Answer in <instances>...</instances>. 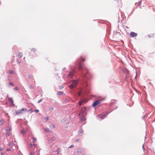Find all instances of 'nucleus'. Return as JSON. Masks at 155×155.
Segmentation results:
<instances>
[{
    "instance_id": "nucleus-1",
    "label": "nucleus",
    "mask_w": 155,
    "mask_h": 155,
    "mask_svg": "<svg viewBox=\"0 0 155 155\" xmlns=\"http://www.w3.org/2000/svg\"><path fill=\"white\" fill-rule=\"evenodd\" d=\"M27 111V110L25 108H22L21 110H17L15 112L16 115L21 114L24 112Z\"/></svg>"
},
{
    "instance_id": "nucleus-2",
    "label": "nucleus",
    "mask_w": 155,
    "mask_h": 155,
    "mask_svg": "<svg viewBox=\"0 0 155 155\" xmlns=\"http://www.w3.org/2000/svg\"><path fill=\"white\" fill-rule=\"evenodd\" d=\"M84 61V59H82L81 58L77 60V64L78 65V69L81 70L83 68L82 65V62Z\"/></svg>"
},
{
    "instance_id": "nucleus-3",
    "label": "nucleus",
    "mask_w": 155,
    "mask_h": 155,
    "mask_svg": "<svg viewBox=\"0 0 155 155\" xmlns=\"http://www.w3.org/2000/svg\"><path fill=\"white\" fill-rule=\"evenodd\" d=\"M72 82V84L69 86L71 89H73L74 87H76L78 84V81L77 80H73Z\"/></svg>"
},
{
    "instance_id": "nucleus-4",
    "label": "nucleus",
    "mask_w": 155,
    "mask_h": 155,
    "mask_svg": "<svg viewBox=\"0 0 155 155\" xmlns=\"http://www.w3.org/2000/svg\"><path fill=\"white\" fill-rule=\"evenodd\" d=\"M75 71L74 69H72L71 71L69 72V74H68V76L71 78H73L74 76V74L75 73Z\"/></svg>"
},
{
    "instance_id": "nucleus-5",
    "label": "nucleus",
    "mask_w": 155,
    "mask_h": 155,
    "mask_svg": "<svg viewBox=\"0 0 155 155\" xmlns=\"http://www.w3.org/2000/svg\"><path fill=\"white\" fill-rule=\"evenodd\" d=\"M81 76L84 80L85 81V82L86 83V80L87 78L88 77V74L87 73L86 74L83 71H82Z\"/></svg>"
},
{
    "instance_id": "nucleus-6",
    "label": "nucleus",
    "mask_w": 155,
    "mask_h": 155,
    "mask_svg": "<svg viewBox=\"0 0 155 155\" xmlns=\"http://www.w3.org/2000/svg\"><path fill=\"white\" fill-rule=\"evenodd\" d=\"M101 100H98L94 102L92 104V106L95 107L98 104H100L101 103Z\"/></svg>"
},
{
    "instance_id": "nucleus-7",
    "label": "nucleus",
    "mask_w": 155,
    "mask_h": 155,
    "mask_svg": "<svg viewBox=\"0 0 155 155\" xmlns=\"http://www.w3.org/2000/svg\"><path fill=\"white\" fill-rule=\"evenodd\" d=\"M109 113H107V114H104V115H98L97 116V117H99V118H101V119H103L104 118V117L107 115L109 114Z\"/></svg>"
},
{
    "instance_id": "nucleus-8",
    "label": "nucleus",
    "mask_w": 155,
    "mask_h": 155,
    "mask_svg": "<svg viewBox=\"0 0 155 155\" xmlns=\"http://www.w3.org/2000/svg\"><path fill=\"white\" fill-rule=\"evenodd\" d=\"M137 34L133 32H131L130 33V35L132 37H134L137 36Z\"/></svg>"
},
{
    "instance_id": "nucleus-9",
    "label": "nucleus",
    "mask_w": 155,
    "mask_h": 155,
    "mask_svg": "<svg viewBox=\"0 0 155 155\" xmlns=\"http://www.w3.org/2000/svg\"><path fill=\"white\" fill-rule=\"evenodd\" d=\"M84 150V149L82 148H79L77 150V153L79 154L82 153Z\"/></svg>"
},
{
    "instance_id": "nucleus-10",
    "label": "nucleus",
    "mask_w": 155,
    "mask_h": 155,
    "mask_svg": "<svg viewBox=\"0 0 155 155\" xmlns=\"http://www.w3.org/2000/svg\"><path fill=\"white\" fill-rule=\"evenodd\" d=\"M44 130L46 132H52V131L50 130L49 128H44Z\"/></svg>"
},
{
    "instance_id": "nucleus-11",
    "label": "nucleus",
    "mask_w": 155,
    "mask_h": 155,
    "mask_svg": "<svg viewBox=\"0 0 155 155\" xmlns=\"http://www.w3.org/2000/svg\"><path fill=\"white\" fill-rule=\"evenodd\" d=\"M36 146V145L35 143H33V144H31V143L29 146V148H32L33 147H35Z\"/></svg>"
},
{
    "instance_id": "nucleus-12",
    "label": "nucleus",
    "mask_w": 155,
    "mask_h": 155,
    "mask_svg": "<svg viewBox=\"0 0 155 155\" xmlns=\"http://www.w3.org/2000/svg\"><path fill=\"white\" fill-rule=\"evenodd\" d=\"M84 90V91L82 90L81 92H80V91L78 93V95L80 96L82 93L85 92V91H86L85 89Z\"/></svg>"
},
{
    "instance_id": "nucleus-13",
    "label": "nucleus",
    "mask_w": 155,
    "mask_h": 155,
    "mask_svg": "<svg viewBox=\"0 0 155 155\" xmlns=\"http://www.w3.org/2000/svg\"><path fill=\"white\" fill-rule=\"evenodd\" d=\"M115 101H116L115 100L112 101L110 102V104L111 105H113L114 104H115Z\"/></svg>"
},
{
    "instance_id": "nucleus-14",
    "label": "nucleus",
    "mask_w": 155,
    "mask_h": 155,
    "mask_svg": "<svg viewBox=\"0 0 155 155\" xmlns=\"http://www.w3.org/2000/svg\"><path fill=\"white\" fill-rule=\"evenodd\" d=\"M51 128H53L55 127L54 125L53 124H51L49 126Z\"/></svg>"
},
{
    "instance_id": "nucleus-15",
    "label": "nucleus",
    "mask_w": 155,
    "mask_h": 155,
    "mask_svg": "<svg viewBox=\"0 0 155 155\" xmlns=\"http://www.w3.org/2000/svg\"><path fill=\"white\" fill-rule=\"evenodd\" d=\"M55 140V137H53L50 139L49 141V142H51L52 141H54Z\"/></svg>"
},
{
    "instance_id": "nucleus-16",
    "label": "nucleus",
    "mask_w": 155,
    "mask_h": 155,
    "mask_svg": "<svg viewBox=\"0 0 155 155\" xmlns=\"http://www.w3.org/2000/svg\"><path fill=\"white\" fill-rule=\"evenodd\" d=\"M8 101H9L11 103L13 104V101L12 98V97L9 98L8 99Z\"/></svg>"
},
{
    "instance_id": "nucleus-17",
    "label": "nucleus",
    "mask_w": 155,
    "mask_h": 155,
    "mask_svg": "<svg viewBox=\"0 0 155 155\" xmlns=\"http://www.w3.org/2000/svg\"><path fill=\"white\" fill-rule=\"evenodd\" d=\"M5 130L7 131H10L12 130L11 127H6L5 128Z\"/></svg>"
},
{
    "instance_id": "nucleus-18",
    "label": "nucleus",
    "mask_w": 155,
    "mask_h": 155,
    "mask_svg": "<svg viewBox=\"0 0 155 155\" xmlns=\"http://www.w3.org/2000/svg\"><path fill=\"white\" fill-rule=\"evenodd\" d=\"M83 132V130H82L80 129L79 131V135L80 136H81V134Z\"/></svg>"
},
{
    "instance_id": "nucleus-19",
    "label": "nucleus",
    "mask_w": 155,
    "mask_h": 155,
    "mask_svg": "<svg viewBox=\"0 0 155 155\" xmlns=\"http://www.w3.org/2000/svg\"><path fill=\"white\" fill-rule=\"evenodd\" d=\"M21 133L23 134H26V132L24 130H21Z\"/></svg>"
},
{
    "instance_id": "nucleus-20",
    "label": "nucleus",
    "mask_w": 155,
    "mask_h": 155,
    "mask_svg": "<svg viewBox=\"0 0 155 155\" xmlns=\"http://www.w3.org/2000/svg\"><path fill=\"white\" fill-rule=\"evenodd\" d=\"M5 122L3 120H0V125L2 124Z\"/></svg>"
},
{
    "instance_id": "nucleus-21",
    "label": "nucleus",
    "mask_w": 155,
    "mask_h": 155,
    "mask_svg": "<svg viewBox=\"0 0 155 155\" xmlns=\"http://www.w3.org/2000/svg\"><path fill=\"white\" fill-rule=\"evenodd\" d=\"M85 117H84V116H83V117L82 118H81V121H84V120L85 119Z\"/></svg>"
},
{
    "instance_id": "nucleus-22",
    "label": "nucleus",
    "mask_w": 155,
    "mask_h": 155,
    "mask_svg": "<svg viewBox=\"0 0 155 155\" xmlns=\"http://www.w3.org/2000/svg\"><path fill=\"white\" fill-rule=\"evenodd\" d=\"M22 54L21 52H20L18 54V56L20 57V58L22 56Z\"/></svg>"
},
{
    "instance_id": "nucleus-23",
    "label": "nucleus",
    "mask_w": 155,
    "mask_h": 155,
    "mask_svg": "<svg viewBox=\"0 0 155 155\" xmlns=\"http://www.w3.org/2000/svg\"><path fill=\"white\" fill-rule=\"evenodd\" d=\"M33 142H34V143H35V142H36V138H34V137L33 138Z\"/></svg>"
},
{
    "instance_id": "nucleus-24",
    "label": "nucleus",
    "mask_w": 155,
    "mask_h": 155,
    "mask_svg": "<svg viewBox=\"0 0 155 155\" xmlns=\"http://www.w3.org/2000/svg\"><path fill=\"white\" fill-rule=\"evenodd\" d=\"M63 92L61 91H59L58 92V94L59 95H61L63 94Z\"/></svg>"
},
{
    "instance_id": "nucleus-25",
    "label": "nucleus",
    "mask_w": 155,
    "mask_h": 155,
    "mask_svg": "<svg viewBox=\"0 0 155 155\" xmlns=\"http://www.w3.org/2000/svg\"><path fill=\"white\" fill-rule=\"evenodd\" d=\"M14 89L15 90L17 91L18 90V87H16L14 88Z\"/></svg>"
},
{
    "instance_id": "nucleus-26",
    "label": "nucleus",
    "mask_w": 155,
    "mask_h": 155,
    "mask_svg": "<svg viewBox=\"0 0 155 155\" xmlns=\"http://www.w3.org/2000/svg\"><path fill=\"white\" fill-rule=\"evenodd\" d=\"M61 151L59 149H58L57 150V154L59 153Z\"/></svg>"
},
{
    "instance_id": "nucleus-27",
    "label": "nucleus",
    "mask_w": 155,
    "mask_h": 155,
    "mask_svg": "<svg viewBox=\"0 0 155 155\" xmlns=\"http://www.w3.org/2000/svg\"><path fill=\"white\" fill-rule=\"evenodd\" d=\"M74 145H71L69 147V148H73V147H74Z\"/></svg>"
},
{
    "instance_id": "nucleus-28",
    "label": "nucleus",
    "mask_w": 155,
    "mask_h": 155,
    "mask_svg": "<svg viewBox=\"0 0 155 155\" xmlns=\"http://www.w3.org/2000/svg\"><path fill=\"white\" fill-rule=\"evenodd\" d=\"M6 135L7 136H9L10 135V134H9V133L7 132L6 133Z\"/></svg>"
},
{
    "instance_id": "nucleus-29",
    "label": "nucleus",
    "mask_w": 155,
    "mask_h": 155,
    "mask_svg": "<svg viewBox=\"0 0 155 155\" xmlns=\"http://www.w3.org/2000/svg\"><path fill=\"white\" fill-rule=\"evenodd\" d=\"M35 153H33L32 152H31L30 153V155H34L35 154Z\"/></svg>"
},
{
    "instance_id": "nucleus-30",
    "label": "nucleus",
    "mask_w": 155,
    "mask_h": 155,
    "mask_svg": "<svg viewBox=\"0 0 155 155\" xmlns=\"http://www.w3.org/2000/svg\"><path fill=\"white\" fill-rule=\"evenodd\" d=\"M1 154L2 155H6V153L3 152H2Z\"/></svg>"
},
{
    "instance_id": "nucleus-31",
    "label": "nucleus",
    "mask_w": 155,
    "mask_h": 155,
    "mask_svg": "<svg viewBox=\"0 0 155 155\" xmlns=\"http://www.w3.org/2000/svg\"><path fill=\"white\" fill-rule=\"evenodd\" d=\"M45 119L46 120V122H47V120L48 119V118L47 117L45 118Z\"/></svg>"
},
{
    "instance_id": "nucleus-32",
    "label": "nucleus",
    "mask_w": 155,
    "mask_h": 155,
    "mask_svg": "<svg viewBox=\"0 0 155 155\" xmlns=\"http://www.w3.org/2000/svg\"><path fill=\"white\" fill-rule=\"evenodd\" d=\"M42 101V99H40V100H39L38 101V103H40L41 101Z\"/></svg>"
},
{
    "instance_id": "nucleus-33",
    "label": "nucleus",
    "mask_w": 155,
    "mask_h": 155,
    "mask_svg": "<svg viewBox=\"0 0 155 155\" xmlns=\"http://www.w3.org/2000/svg\"><path fill=\"white\" fill-rule=\"evenodd\" d=\"M9 73L10 74H12L13 73V71L10 70L9 71Z\"/></svg>"
},
{
    "instance_id": "nucleus-34",
    "label": "nucleus",
    "mask_w": 155,
    "mask_h": 155,
    "mask_svg": "<svg viewBox=\"0 0 155 155\" xmlns=\"http://www.w3.org/2000/svg\"><path fill=\"white\" fill-rule=\"evenodd\" d=\"M8 84H9L10 85H11L12 86H14L13 84L12 83H8Z\"/></svg>"
},
{
    "instance_id": "nucleus-35",
    "label": "nucleus",
    "mask_w": 155,
    "mask_h": 155,
    "mask_svg": "<svg viewBox=\"0 0 155 155\" xmlns=\"http://www.w3.org/2000/svg\"><path fill=\"white\" fill-rule=\"evenodd\" d=\"M4 149V148L3 147L1 148L0 147V151L3 150Z\"/></svg>"
},
{
    "instance_id": "nucleus-36",
    "label": "nucleus",
    "mask_w": 155,
    "mask_h": 155,
    "mask_svg": "<svg viewBox=\"0 0 155 155\" xmlns=\"http://www.w3.org/2000/svg\"><path fill=\"white\" fill-rule=\"evenodd\" d=\"M82 104V101H81L79 102V105L80 106H81Z\"/></svg>"
},
{
    "instance_id": "nucleus-37",
    "label": "nucleus",
    "mask_w": 155,
    "mask_h": 155,
    "mask_svg": "<svg viewBox=\"0 0 155 155\" xmlns=\"http://www.w3.org/2000/svg\"><path fill=\"white\" fill-rule=\"evenodd\" d=\"M124 69L126 71L127 73H129V71L126 68H125Z\"/></svg>"
},
{
    "instance_id": "nucleus-38",
    "label": "nucleus",
    "mask_w": 155,
    "mask_h": 155,
    "mask_svg": "<svg viewBox=\"0 0 155 155\" xmlns=\"http://www.w3.org/2000/svg\"><path fill=\"white\" fill-rule=\"evenodd\" d=\"M10 151V149L9 148H8V149H7L6 150V151Z\"/></svg>"
},
{
    "instance_id": "nucleus-39",
    "label": "nucleus",
    "mask_w": 155,
    "mask_h": 155,
    "mask_svg": "<svg viewBox=\"0 0 155 155\" xmlns=\"http://www.w3.org/2000/svg\"><path fill=\"white\" fill-rule=\"evenodd\" d=\"M29 88H33V86L31 85L30 86H29Z\"/></svg>"
},
{
    "instance_id": "nucleus-40",
    "label": "nucleus",
    "mask_w": 155,
    "mask_h": 155,
    "mask_svg": "<svg viewBox=\"0 0 155 155\" xmlns=\"http://www.w3.org/2000/svg\"><path fill=\"white\" fill-rule=\"evenodd\" d=\"M35 112L36 113H37V112H39V110H35Z\"/></svg>"
},
{
    "instance_id": "nucleus-41",
    "label": "nucleus",
    "mask_w": 155,
    "mask_h": 155,
    "mask_svg": "<svg viewBox=\"0 0 155 155\" xmlns=\"http://www.w3.org/2000/svg\"><path fill=\"white\" fill-rule=\"evenodd\" d=\"M142 148H143V150L144 151L145 149H144V147L143 145H142Z\"/></svg>"
},
{
    "instance_id": "nucleus-42",
    "label": "nucleus",
    "mask_w": 155,
    "mask_h": 155,
    "mask_svg": "<svg viewBox=\"0 0 155 155\" xmlns=\"http://www.w3.org/2000/svg\"><path fill=\"white\" fill-rule=\"evenodd\" d=\"M31 50L32 51H35V49L34 48H33Z\"/></svg>"
},
{
    "instance_id": "nucleus-43",
    "label": "nucleus",
    "mask_w": 155,
    "mask_h": 155,
    "mask_svg": "<svg viewBox=\"0 0 155 155\" xmlns=\"http://www.w3.org/2000/svg\"><path fill=\"white\" fill-rule=\"evenodd\" d=\"M17 62L18 64H20L21 63V61L19 60H17Z\"/></svg>"
},
{
    "instance_id": "nucleus-44",
    "label": "nucleus",
    "mask_w": 155,
    "mask_h": 155,
    "mask_svg": "<svg viewBox=\"0 0 155 155\" xmlns=\"http://www.w3.org/2000/svg\"><path fill=\"white\" fill-rule=\"evenodd\" d=\"M32 75H29V76H28V77L29 78H32Z\"/></svg>"
},
{
    "instance_id": "nucleus-45",
    "label": "nucleus",
    "mask_w": 155,
    "mask_h": 155,
    "mask_svg": "<svg viewBox=\"0 0 155 155\" xmlns=\"http://www.w3.org/2000/svg\"><path fill=\"white\" fill-rule=\"evenodd\" d=\"M79 140V139H77L75 141L76 142H77Z\"/></svg>"
},
{
    "instance_id": "nucleus-46",
    "label": "nucleus",
    "mask_w": 155,
    "mask_h": 155,
    "mask_svg": "<svg viewBox=\"0 0 155 155\" xmlns=\"http://www.w3.org/2000/svg\"><path fill=\"white\" fill-rule=\"evenodd\" d=\"M65 70V68H63V69H62V71H64Z\"/></svg>"
},
{
    "instance_id": "nucleus-47",
    "label": "nucleus",
    "mask_w": 155,
    "mask_h": 155,
    "mask_svg": "<svg viewBox=\"0 0 155 155\" xmlns=\"http://www.w3.org/2000/svg\"><path fill=\"white\" fill-rule=\"evenodd\" d=\"M79 115V116H81V113H79V115Z\"/></svg>"
},
{
    "instance_id": "nucleus-48",
    "label": "nucleus",
    "mask_w": 155,
    "mask_h": 155,
    "mask_svg": "<svg viewBox=\"0 0 155 155\" xmlns=\"http://www.w3.org/2000/svg\"><path fill=\"white\" fill-rule=\"evenodd\" d=\"M9 145H10V146H11V145L12 146V144H11V143H10Z\"/></svg>"
},
{
    "instance_id": "nucleus-49",
    "label": "nucleus",
    "mask_w": 155,
    "mask_h": 155,
    "mask_svg": "<svg viewBox=\"0 0 155 155\" xmlns=\"http://www.w3.org/2000/svg\"><path fill=\"white\" fill-rule=\"evenodd\" d=\"M13 105H14L13 103V104H11V105L12 106H13Z\"/></svg>"
},
{
    "instance_id": "nucleus-50",
    "label": "nucleus",
    "mask_w": 155,
    "mask_h": 155,
    "mask_svg": "<svg viewBox=\"0 0 155 155\" xmlns=\"http://www.w3.org/2000/svg\"><path fill=\"white\" fill-rule=\"evenodd\" d=\"M84 112V110H83L82 111V113H83Z\"/></svg>"
},
{
    "instance_id": "nucleus-51",
    "label": "nucleus",
    "mask_w": 155,
    "mask_h": 155,
    "mask_svg": "<svg viewBox=\"0 0 155 155\" xmlns=\"http://www.w3.org/2000/svg\"><path fill=\"white\" fill-rule=\"evenodd\" d=\"M148 36L149 37H150V35H148Z\"/></svg>"
},
{
    "instance_id": "nucleus-52",
    "label": "nucleus",
    "mask_w": 155,
    "mask_h": 155,
    "mask_svg": "<svg viewBox=\"0 0 155 155\" xmlns=\"http://www.w3.org/2000/svg\"><path fill=\"white\" fill-rule=\"evenodd\" d=\"M85 70H86V71H87V69H85Z\"/></svg>"
},
{
    "instance_id": "nucleus-53",
    "label": "nucleus",
    "mask_w": 155,
    "mask_h": 155,
    "mask_svg": "<svg viewBox=\"0 0 155 155\" xmlns=\"http://www.w3.org/2000/svg\"><path fill=\"white\" fill-rule=\"evenodd\" d=\"M86 86H87V84H86Z\"/></svg>"
},
{
    "instance_id": "nucleus-54",
    "label": "nucleus",
    "mask_w": 155,
    "mask_h": 155,
    "mask_svg": "<svg viewBox=\"0 0 155 155\" xmlns=\"http://www.w3.org/2000/svg\"><path fill=\"white\" fill-rule=\"evenodd\" d=\"M62 87V88H63V86H62V87Z\"/></svg>"
},
{
    "instance_id": "nucleus-55",
    "label": "nucleus",
    "mask_w": 155,
    "mask_h": 155,
    "mask_svg": "<svg viewBox=\"0 0 155 155\" xmlns=\"http://www.w3.org/2000/svg\"><path fill=\"white\" fill-rule=\"evenodd\" d=\"M62 87V88H63V86H62V87Z\"/></svg>"
},
{
    "instance_id": "nucleus-56",
    "label": "nucleus",
    "mask_w": 155,
    "mask_h": 155,
    "mask_svg": "<svg viewBox=\"0 0 155 155\" xmlns=\"http://www.w3.org/2000/svg\"><path fill=\"white\" fill-rule=\"evenodd\" d=\"M117 107L115 108L117 109Z\"/></svg>"
}]
</instances>
